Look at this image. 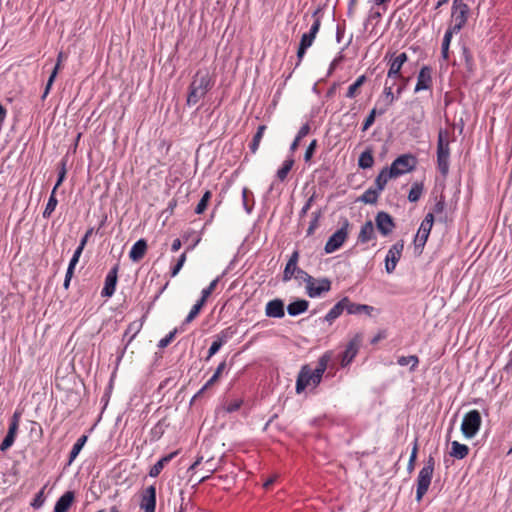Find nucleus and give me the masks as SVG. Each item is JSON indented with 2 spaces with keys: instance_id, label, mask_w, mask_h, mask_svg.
<instances>
[{
  "instance_id": "1",
  "label": "nucleus",
  "mask_w": 512,
  "mask_h": 512,
  "mask_svg": "<svg viewBox=\"0 0 512 512\" xmlns=\"http://www.w3.org/2000/svg\"><path fill=\"white\" fill-rule=\"evenodd\" d=\"M330 360L331 353L326 352L319 358L315 369H311L309 365L302 366L296 381V393L300 394L308 386H318Z\"/></svg>"
},
{
  "instance_id": "2",
  "label": "nucleus",
  "mask_w": 512,
  "mask_h": 512,
  "mask_svg": "<svg viewBox=\"0 0 512 512\" xmlns=\"http://www.w3.org/2000/svg\"><path fill=\"white\" fill-rule=\"evenodd\" d=\"M214 82L207 70H199L193 76V79L189 85V92L187 96V105L194 106L201 99L205 97L207 92L211 90Z\"/></svg>"
},
{
  "instance_id": "3",
  "label": "nucleus",
  "mask_w": 512,
  "mask_h": 512,
  "mask_svg": "<svg viewBox=\"0 0 512 512\" xmlns=\"http://www.w3.org/2000/svg\"><path fill=\"white\" fill-rule=\"evenodd\" d=\"M435 468V459L432 455H429L425 460L424 466L418 473L417 477V488H416V500L421 501L423 496L427 493Z\"/></svg>"
},
{
  "instance_id": "4",
  "label": "nucleus",
  "mask_w": 512,
  "mask_h": 512,
  "mask_svg": "<svg viewBox=\"0 0 512 512\" xmlns=\"http://www.w3.org/2000/svg\"><path fill=\"white\" fill-rule=\"evenodd\" d=\"M450 148L447 133L440 130L437 139V168L445 178L449 173Z\"/></svg>"
},
{
  "instance_id": "5",
  "label": "nucleus",
  "mask_w": 512,
  "mask_h": 512,
  "mask_svg": "<svg viewBox=\"0 0 512 512\" xmlns=\"http://www.w3.org/2000/svg\"><path fill=\"white\" fill-rule=\"evenodd\" d=\"M417 158L413 154L407 153L398 156L392 163L389 169L390 175H395L396 178L415 170L417 166Z\"/></svg>"
},
{
  "instance_id": "6",
  "label": "nucleus",
  "mask_w": 512,
  "mask_h": 512,
  "mask_svg": "<svg viewBox=\"0 0 512 512\" xmlns=\"http://www.w3.org/2000/svg\"><path fill=\"white\" fill-rule=\"evenodd\" d=\"M482 418L478 410H471L467 412L461 424V432L465 438H473L480 430Z\"/></svg>"
},
{
  "instance_id": "7",
  "label": "nucleus",
  "mask_w": 512,
  "mask_h": 512,
  "mask_svg": "<svg viewBox=\"0 0 512 512\" xmlns=\"http://www.w3.org/2000/svg\"><path fill=\"white\" fill-rule=\"evenodd\" d=\"M452 9L454 24L451 25L448 30L456 34L465 26L467 22L469 7L463 2V0H454Z\"/></svg>"
},
{
  "instance_id": "8",
  "label": "nucleus",
  "mask_w": 512,
  "mask_h": 512,
  "mask_svg": "<svg viewBox=\"0 0 512 512\" xmlns=\"http://www.w3.org/2000/svg\"><path fill=\"white\" fill-rule=\"evenodd\" d=\"M403 249V240L397 241L389 248L385 257V270L388 274H392L395 271L397 263L402 257Z\"/></svg>"
},
{
  "instance_id": "9",
  "label": "nucleus",
  "mask_w": 512,
  "mask_h": 512,
  "mask_svg": "<svg viewBox=\"0 0 512 512\" xmlns=\"http://www.w3.org/2000/svg\"><path fill=\"white\" fill-rule=\"evenodd\" d=\"M433 224H434L433 213L426 214V216L422 220L420 227L417 231V234L414 238V244H415L416 249L417 248L422 249L425 246V244L429 238Z\"/></svg>"
},
{
  "instance_id": "10",
  "label": "nucleus",
  "mask_w": 512,
  "mask_h": 512,
  "mask_svg": "<svg viewBox=\"0 0 512 512\" xmlns=\"http://www.w3.org/2000/svg\"><path fill=\"white\" fill-rule=\"evenodd\" d=\"M362 334H356L347 344L341 355V366L346 367L354 360L362 344Z\"/></svg>"
},
{
  "instance_id": "11",
  "label": "nucleus",
  "mask_w": 512,
  "mask_h": 512,
  "mask_svg": "<svg viewBox=\"0 0 512 512\" xmlns=\"http://www.w3.org/2000/svg\"><path fill=\"white\" fill-rule=\"evenodd\" d=\"M347 227L348 222L329 237L324 247L327 254L337 251L344 244L348 236Z\"/></svg>"
},
{
  "instance_id": "12",
  "label": "nucleus",
  "mask_w": 512,
  "mask_h": 512,
  "mask_svg": "<svg viewBox=\"0 0 512 512\" xmlns=\"http://www.w3.org/2000/svg\"><path fill=\"white\" fill-rule=\"evenodd\" d=\"M375 224L379 233L384 237L389 236L396 226L392 216L385 211H379L376 214Z\"/></svg>"
},
{
  "instance_id": "13",
  "label": "nucleus",
  "mask_w": 512,
  "mask_h": 512,
  "mask_svg": "<svg viewBox=\"0 0 512 512\" xmlns=\"http://www.w3.org/2000/svg\"><path fill=\"white\" fill-rule=\"evenodd\" d=\"M331 290V281L328 278H314V281H311L308 285H306V294L310 298H317L322 296L324 293H327Z\"/></svg>"
},
{
  "instance_id": "14",
  "label": "nucleus",
  "mask_w": 512,
  "mask_h": 512,
  "mask_svg": "<svg viewBox=\"0 0 512 512\" xmlns=\"http://www.w3.org/2000/svg\"><path fill=\"white\" fill-rule=\"evenodd\" d=\"M140 509L143 512H155L156 508V488L150 485L140 494Z\"/></svg>"
},
{
  "instance_id": "15",
  "label": "nucleus",
  "mask_w": 512,
  "mask_h": 512,
  "mask_svg": "<svg viewBox=\"0 0 512 512\" xmlns=\"http://www.w3.org/2000/svg\"><path fill=\"white\" fill-rule=\"evenodd\" d=\"M432 85V68L430 66L424 65L423 67H421L418 73L414 92L418 93L422 90H429L432 88Z\"/></svg>"
},
{
  "instance_id": "16",
  "label": "nucleus",
  "mask_w": 512,
  "mask_h": 512,
  "mask_svg": "<svg viewBox=\"0 0 512 512\" xmlns=\"http://www.w3.org/2000/svg\"><path fill=\"white\" fill-rule=\"evenodd\" d=\"M119 265L112 267L105 277L104 287L101 291L102 297H111L115 293L118 280Z\"/></svg>"
},
{
  "instance_id": "17",
  "label": "nucleus",
  "mask_w": 512,
  "mask_h": 512,
  "mask_svg": "<svg viewBox=\"0 0 512 512\" xmlns=\"http://www.w3.org/2000/svg\"><path fill=\"white\" fill-rule=\"evenodd\" d=\"M349 302L348 297H343L340 301H338L325 315L324 320L329 324H332L342 313L344 310L347 311V303Z\"/></svg>"
},
{
  "instance_id": "18",
  "label": "nucleus",
  "mask_w": 512,
  "mask_h": 512,
  "mask_svg": "<svg viewBox=\"0 0 512 512\" xmlns=\"http://www.w3.org/2000/svg\"><path fill=\"white\" fill-rule=\"evenodd\" d=\"M265 313L268 317L282 318L285 315L284 303L280 299H273L266 304Z\"/></svg>"
},
{
  "instance_id": "19",
  "label": "nucleus",
  "mask_w": 512,
  "mask_h": 512,
  "mask_svg": "<svg viewBox=\"0 0 512 512\" xmlns=\"http://www.w3.org/2000/svg\"><path fill=\"white\" fill-rule=\"evenodd\" d=\"M298 259H299V252L298 251H294L286 266H285V269H284V272H283V281L284 282H288L292 279V277L295 276L297 270H298V266H297V263H298Z\"/></svg>"
},
{
  "instance_id": "20",
  "label": "nucleus",
  "mask_w": 512,
  "mask_h": 512,
  "mask_svg": "<svg viewBox=\"0 0 512 512\" xmlns=\"http://www.w3.org/2000/svg\"><path fill=\"white\" fill-rule=\"evenodd\" d=\"M147 248H148V245H147L146 240L139 239L138 241H136L133 244V246L129 252V258L133 262H139L145 256V254L147 252Z\"/></svg>"
},
{
  "instance_id": "21",
  "label": "nucleus",
  "mask_w": 512,
  "mask_h": 512,
  "mask_svg": "<svg viewBox=\"0 0 512 512\" xmlns=\"http://www.w3.org/2000/svg\"><path fill=\"white\" fill-rule=\"evenodd\" d=\"M375 310L376 309L373 306L367 304L353 303L350 299L349 302L347 303V313L350 315L365 314L371 317Z\"/></svg>"
},
{
  "instance_id": "22",
  "label": "nucleus",
  "mask_w": 512,
  "mask_h": 512,
  "mask_svg": "<svg viewBox=\"0 0 512 512\" xmlns=\"http://www.w3.org/2000/svg\"><path fill=\"white\" fill-rule=\"evenodd\" d=\"M376 238L374 225L371 220L366 221L360 228L358 242L367 243Z\"/></svg>"
},
{
  "instance_id": "23",
  "label": "nucleus",
  "mask_w": 512,
  "mask_h": 512,
  "mask_svg": "<svg viewBox=\"0 0 512 512\" xmlns=\"http://www.w3.org/2000/svg\"><path fill=\"white\" fill-rule=\"evenodd\" d=\"M74 492L67 491L65 492L56 502L54 507V512H68L73 500H74Z\"/></svg>"
},
{
  "instance_id": "24",
  "label": "nucleus",
  "mask_w": 512,
  "mask_h": 512,
  "mask_svg": "<svg viewBox=\"0 0 512 512\" xmlns=\"http://www.w3.org/2000/svg\"><path fill=\"white\" fill-rule=\"evenodd\" d=\"M64 59V54L63 52H59L58 54V57H57V63L51 73V75L49 76V79L47 81V84L45 86V89H44V92L41 96L42 100L46 99V97L48 96V94L50 93V90H51V87L57 77V74L60 70V67H61V62L63 61Z\"/></svg>"
},
{
  "instance_id": "25",
  "label": "nucleus",
  "mask_w": 512,
  "mask_h": 512,
  "mask_svg": "<svg viewBox=\"0 0 512 512\" xmlns=\"http://www.w3.org/2000/svg\"><path fill=\"white\" fill-rule=\"evenodd\" d=\"M469 447L465 444H462L458 441L451 442V450L449 452L450 456L457 460H462L466 458L469 454Z\"/></svg>"
},
{
  "instance_id": "26",
  "label": "nucleus",
  "mask_w": 512,
  "mask_h": 512,
  "mask_svg": "<svg viewBox=\"0 0 512 512\" xmlns=\"http://www.w3.org/2000/svg\"><path fill=\"white\" fill-rule=\"evenodd\" d=\"M177 452H172L161 459H159L149 470L150 477H157L163 470L166 464H168L175 456Z\"/></svg>"
},
{
  "instance_id": "27",
  "label": "nucleus",
  "mask_w": 512,
  "mask_h": 512,
  "mask_svg": "<svg viewBox=\"0 0 512 512\" xmlns=\"http://www.w3.org/2000/svg\"><path fill=\"white\" fill-rule=\"evenodd\" d=\"M308 307L309 302L307 300L299 299L287 306V312L290 316H297L307 311Z\"/></svg>"
},
{
  "instance_id": "28",
  "label": "nucleus",
  "mask_w": 512,
  "mask_h": 512,
  "mask_svg": "<svg viewBox=\"0 0 512 512\" xmlns=\"http://www.w3.org/2000/svg\"><path fill=\"white\" fill-rule=\"evenodd\" d=\"M391 170L387 167H384L378 174V176L375 179V186L378 190L383 191L387 182L390 179L396 178L395 175H390Z\"/></svg>"
},
{
  "instance_id": "29",
  "label": "nucleus",
  "mask_w": 512,
  "mask_h": 512,
  "mask_svg": "<svg viewBox=\"0 0 512 512\" xmlns=\"http://www.w3.org/2000/svg\"><path fill=\"white\" fill-rule=\"evenodd\" d=\"M200 240L201 239L198 237L195 240V242L192 245H190L189 247H187L186 250L179 256V258L177 260V263L171 269V276L172 277H175L179 273V271L182 269V267H183V265H184V263L186 261L187 252L193 250L198 245Z\"/></svg>"
},
{
  "instance_id": "30",
  "label": "nucleus",
  "mask_w": 512,
  "mask_h": 512,
  "mask_svg": "<svg viewBox=\"0 0 512 512\" xmlns=\"http://www.w3.org/2000/svg\"><path fill=\"white\" fill-rule=\"evenodd\" d=\"M146 315L142 317L139 321H134L130 323L124 333V337H129L127 344L131 343V341L136 337V335L141 331L143 327V321L145 319Z\"/></svg>"
},
{
  "instance_id": "31",
  "label": "nucleus",
  "mask_w": 512,
  "mask_h": 512,
  "mask_svg": "<svg viewBox=\"0 0 512 512\" xmlns=\"http://www.w3.org/2000/svg\"><path fill=\"white\" fill-rule=\"evenodd\" d=\"M386 113V107L376 108L374 107L369 115L366 117V119L363 122L362 131L368 130L373 123L375 122L376 116H381Z\"/></svg>"
},
{
  "instance_id": "32",
  "label": "nucleus",
  "mask_w": 512,
  "mask_h": 512,
  "mask_svg": "<svg viewBox=\"0 0 512 512\" xmlns=\"http://www.w3.org/2000/svg\"><path fill=\"white\" fill-rule=\"evenodd\" d=\"M87 440H88L87 435H82L80 438H78V440L73 445V447L70 451L68 464H71L77 458V456L81 452L82 448L86 444Z\"/></svg>"
},
{
  "instance_id": "33",
  "label": "nucleus",
  "mask_w": 512,
  "mask_h": 512,
  "mask_svg": "<svg viewBox=\"0 0 512 512\" xmlns=\"http://www.w3.org/2000/svg\"><path fill=\"white\" fill-rule=\"evenodd\" d=\"M374 164V158L372 154V150L367 149L363 151L358 159V165L362 169H368L371 168Z\"/></svg>"
},
{
  "instance_id": "34",
  "label": "nucleus",
  "mask_w": 512,
  "mask_h": 512,
  "mask_svg": "<svg viewBox=\"0 0 512 512\" xmlns=\"http://www.w3.org/2000/svg\"><path fill=\"white\" fill-rule=\"evenodd\" d=\"M365 75L359 76L356 81L348 87L346 97L349 99L355 98L359 94V88L366 82Z\"/></svg>"
},
{
  "instance_id": "35",
  "label": "nucleus",
  "mask_w": 512,
  "mask_h": 512,
  "mask_svg": "<svg viewBox=\"0 0 512 512\" xmlns=\"http://www.w3.org/2000/svg\"><path fill=\"white\" fill-rule=\"evenodd\" d=\"M312 44H313V41L311 39H309L308 36L304 33L301 37L299 48L297 51L298 62L296 64V66H298L301 63V61L306 53V50L309 47H311Z\"/></svg>"
},
{
  "instance_id": "36",
  "label": "nucleus",
  "mask_w": 512,
  "mask_h": 512,
  "mask_svg": "<svg viewBox=\"0 0 512 512\" xmlns=\"http://www.w3.org/2000/svg\"><path fill=\"white\" fill-rule=\"evenodd\" d=\"M453 34L454 33L448 29L446 30V32L444 34L442 45H441V57L444 61H448V59H449V48H450V43H451Z\"/></svg>"
},
{
  "instance_id": "37",
  "label": "nucleus",
  "mask_w": 512,
  "mask_h": 512,
  "mask_svg": "<svg viewBox=\"0 0 512 512\" xmlns=\"http://www.w3.org/2000/svg\"><path fill=\"white\" fill-rule=\"evenodd\" d=\"M380 192L377 188H369L361 195L359 200L366 204H375Z\"/></svg>"
},
{
  "instance_id": "38",
  "label": "nucleus",
  "mask_w": 512,
  "mask_h": 512,
  "mask_svg": "<svg viewBox=\"0 0 512 512\" xmlns=\"http://www.w3.org/2000/svg\"><path fill=\"white\" fill-rule=\"evenodd\" d=\"M397 364L400 366L410 365V371H415L419 364V358L416 355L400 356L397 359Z\"/></svg>"
},
{
  "instance_id": "39",
  "label": "nucleus",
  "mask_w": 512,
  "mask_h": 512,
  "mask_svg": "<svg viewBox=\"0 0 512 512\" xmlns=\"http://www.w3.org/2000/svg\"><path fill=\"white\" fill-rule=\"evenodd\" d=\"M226 361H222L221 363H219V365L217 366L214 374L212 375V377L205 383V385L200 389V391L198 392V394L202 393L204 390H206L208 387L212 386L220 377V375L222 374V372L226 369Z\"/></svg>"
},
{
  "instance_id": "40",
  "label": "nucleus",
  "mask_w": 512,
  "mask_h": 512,
  "mask_svg": "<svg viewBox=\"0 0 512 512\" xmlns=\"http://www.w3.org/2000/svg\"><path fill=\"white\" fill-rule=\"evenodd\" d=\"M266 128H267L266 125L258 126L257 132L255 133V135L249 145V149L253 154L256 153V151L258 150Z\"/></svg>"
},
{
  "instance_id": "41",
  "label": "nucleus",
  "mask_w": 512,
  "mask_h": 512,
  "mask_svg": "<svg viewBox=\"0 0 512 512\" xmlns=\"http://www.w3.org/2000/svg\"><path fill=\"white\" fill-rule=\"evenodd\" d=\"M424 190V185L421 182H414L408 194V200L410 202H417Z\"/></svg>"
},
{
  "instance_id": "42",
  "label": "nucleus",
  "mask_w": 512,
  "mask_h": 512,
  "mask_svg": "<svg viewBox=\"0 0 512 512\" xmlns=\"http://www.w3.org/2000/svg\"><path fill=\"white\" fill-rule=\"evenodd\" d=\"M293 165L294 160L292 158L286 159L276 173L277 178L280 181H284L287 178L288 173L291 171Z\"/></svg>"
},
{
  "instance_id": "43",
  "label": "nucleus",
  "mask_w": 512,
  "mask_h": 512,
  "mask_svg": "<svg viewBox=\"0 0 512 512\" xmlns=\"http://www.w3.org/2000/svg\"><path fill=\"white\" fill-rule=\"evenodd\" d=\"M55 193H56V191L52 190L51 195H50V197L48 199V202L46 204V207H45V209L43 211V217L44 218H50V216L52 215V213L56 209V206L58 204V200H57V198L55 196Z\"/></svg>"
},
{
  "instance_id": "44",
  "label": "nucleus",
  "mask_w": 512,
  "mask_h": 512,
  "mask_svg": "<svg viewBox=\"0 0 512 512\" xmlns=\"http://www.w3.org/2000/svg\"><path fill=\"white\" fill-rule=\"evenodd\" d=\"M79 259H77L76 257H73L70 259V262H69V265H68V268H67V271H66V274H65V279H64V283H63V287L67 290L70 286V281L72 279V276H73V273H74V269L78 263Z\"/></svg>"
},
{
  "instance_id": "45",
  "label": "nucleus",
  "mask_w": 512,
  "mask_h": 512,
  "mask_svg": "<svg viewBox=\"0 0 512 512\" xmlns=\"http://www.w3.org/2000/svg\"><path fill=\"white\" fill-rule=\"evenodd\" d=\"M382 97L384 98V106L386 110L389 106H391L394 101L398 98L396 94L392 91L391 86H385L383 89Z\"/></svg>"
},
{
  "instance_id": "46",
  "label": "nucleus",
  "mask_w": 512,
  "mask_h": 512,
  "mask_svg": "<svg viewBox=\"0 0 512 512\" xmlns=\"http://www.w3.org/2000/svg\"><path fill=\"white\" fill-rule=\"evenodd\" d=\"M211 197H212V193L207 190L203 194L202 198L200 199V201L198 202V204L195 208L196 214H202L207 209V206L210 202Z\"/></svg>"
},
{
  "instance_id": "47",
  "label": "nucleus",
  "mask_w": 512,
  "mask_h": 512,
  "mask_svg": "<svg viewBox=\"0 0 512 512\" xmlns=\"http://www.w3.org/2000/svg\"><path fill=\"white\" fill-rule=\"evenodd\" d=\"M234 335V331L231 328H226L220 331L217 335L214 336V340L220 343L221 346L227 343L229 339Z\"/></svg>"
},
{
  "instance_id": "48",
  "label": "nucleus",
  "mask_w": 512,
  "mask_h": 512,
  "mask_svg": "<svg viewBox=\"0 0 512 512\" xmlns=\"http://www.w3.org/2000/svg\"><path fill=\"white\" fill-rule=\"evenodd\" d=\"M20 417H21V414L19 412H17V411L14 412V414L10 420V424H9V428H8V432H7L8 435L14 436L16 438V434H17L18 427H19Z\"/></svg>"
},
{
  "instance_id": "49",
  "label": "nucleus",
  "mask_w": 512,
  "mask_h": 512,
  "mask_svg": "<svg viewBox=\"0 0 512 512\" xmlns=\"http://www.w3.org/2000/svg\"><path fill=\"white\" fill-rule=\"evenodd\" d=\"M417 453H418V439L416 438L414 440L413 448H412L411 455H410L408 465H407L408 472H412L414 470L415 461L417 459Z\"/></svg>"
},
{
  "instance_id": "50",
  "label": "nucleus",
  "mask_w": 512,
  "mask_h": 512,
  "mask_svg": "<svg viewBox=\"0 0 512 512\" xmlns=\"http://www.w3.org/2000/svg\"><path fill=\"white\" fill-rule=\"evenodd\" d=\"M382 17V12L374 9L373 7L370 9L367 19L364 23V27L367 28L368 24L372 21H375V25H377Z\"/></svg>"
},
{
  "instance_id": "51",
  "label": "nucleus",
  "mask_w": 512,
  "mask_h": 512,
  "mask_svg": "<svg viewBox=\"0 0 512 512\" xmlns=\"http://www.w3.org/2000/svg\"><path fill=\"white\" fill-rule=\"evenodd\" d=\"M177 333H178V328H174L172 331H170L164 338H162L158 342V347L161 349L167 347L174 340Z\"/></svg>"
},
{
  "instance_id": "52",
  "label": "nucleus",
  "mask_w": 512,
  "mask_h": 512,
  "mask_svg": "<svg viewBox=\"0 0 512 512\" xmlns=\"http://www.w3.org/2000/svg\"><path fill=\"white\" fill-rule=\"evenodd\" d=\"M44 489L45 487H43L34 497L32 503H31V506L34 508V509H39L43 506L44 502H45V496H44Z\"/></svg>"
},
{
  "instance_id": "53",
  "label": "nucleus",
  "mask_w": 512,
  "mask_h": 512,
  "mask_svg": "<svg viewBox=\"0 0 512 512\" xmlns=\"http://www.w3.org/2000/svg\"><path fill=\"white\" fill-rule=\"evenodd\" d=\"M200 313V310L198 308V306H194L191 308L190 312L188 313V315L186 316L185 320L183 321L182 325H181V330L184 329V326L186 324H189L190 322H192L197 316L198 314Z\"/></svg>"
},
{
  "instance_id": "54",
  "label": "nucleus",
  "mask_w": 512,
  "mask_h": 512,
  "mask_svg": "<svg viewBox=\"0 0 512 512\" xmlns=\"http://www.w3.org/2000/svg\"><path fill=\"white\" fill-rule=\"evenodd\" d=\"M294 277L296 279L303 280L306 283V285H308L311 281H314V277L309 275L306 271H304L301 268H298Z\"/></svg>"
},
{
  "instance_id": "55",
  "label": "nucleus",
  "mask_w": 512,
  "mask_h": 512,
  "mask_svg": "<svg viewBox=\"0 0 512 512\" xmlns=\"http://www.w3.org/2000/svg\"><path fill=\"white\" fill-rule=\"evenodd\" d=\"M317 147V140L314 139L310 142V144L308 145L306 151H305V154H304V161L305 162H309L315 152V149Z\"/></svg>"
},
{
  "instance_id": "56",
  "label": "nucleus",
  "mask_w": 512,
  "mask_h": 512,
  "mask_svg": "<svg viewBox=\"0 0 512 512\" xmlns=\"http://www.w3.org/2000/svg\"><path fill=\"white\" fill-rule=\"evenodd\" d=\"M462 56L464 58V61H465V64H466V67L471 70L472 69V66H473V57L470 53V50L466 47V46H463L462 47Z\"/></svg>"
},
{
  "instance_id": "57",
  "label": "nucleus",
  "mask_w": 512,
  "mask_h": 512,
  "mask_svg": "<svg viewBox=\"0 0 512 512\" xmlns=\"http://www.w3.org/2000/svg\"><path fill=\"white\" fill-rule=\"evenodd\" d=\"M318 12H319V10H316L313 12L312 17H313L314 21L309 30L310 32L315 33L316 35L319 32V29L321 26V18L318 16Z\"/></svg>"
},
{
  "instance_id": "58",
  "label": "nucleus",
  "mask_w": 512,
  "mask_h": 512,
  "mask_svg": "<svg viewBox=\"0 0 512 512\" xmlns=\"http://www.w3.org/2000/svg\"><path fill=\"white\" fill-rule=\"evenodd\" d=\"M242 403L243 401L241 399L231 400L226 404L225 410L229 413L235 412L241 407Z\"/></svg>"
},
{
  "instance_id": "59",
  "label": "nucleus",
  "mask_w": 512,
  "mask_h": 512,
  "mask_svg": "<svg viewBox=\"0 0 512 512\" xmlns=\"http://www.w3.org/2000/svg\"><path fill=\"white\" fill-rule=\"evenodd\" d=\"M445 206H446L445 199L443 196H440L439 200H437V202L433 206L431 213H433V215L434 214H437V215L442 214L445 210Z\"/></svg>"
},
{
  "instance_id": "60",
  "label": "nucleus",
  "mask_w": 512,
  "mask_h": 512,
  "mask_svg": "<svg viewBox=\"0 0 512 512\" xmlns=\"http://www.w3.org/2000/svg\"><path fill=\"white\" fill-rule=\"evenodd\" d=\"M320 218V212L313 213V219L310 221L309 227L307 229V236H311L315 229L318 227V222Z\"/></svg>"
},
{
  "instance_id": "61",
  "label": "nucleus",
  "mask_w": 512,
  "mask_h": 512,
  "mask_svg": "<svg viewBox=\"0 0 512 512\" xmlns=\"http://www.w3.org/2000/svg\"><path fill=\"white\" fill-rule=\"evenodd\" d=\"M220 280V277H217L215 278L210 284L208 287L204 288L201 292V295L204 296V298H208L212 293L213 291L216 289V286L218 284Z\"/></svg>"
},
{
  "instance_id": "62",
  "label": "nucleus",
  "mask_w": 512,
  "mask_h": 512,
  "mask_svg": "<svg viewBox=\"0 0 512 512\" xmlns=\"http://www.w3.org/2000/svg\"><path fill=\"white\" fill-rule=\"evenodd\" d=\"M250 193L249 189L244 187L242 189V203H243V207L244 209L246 210L247 213H250L252 211V208H253V204L250 205L248 203V194Z\"/></svg>"
},
{
  "instance_id": "63",
  "label": "nucleus",
  "mask_w": 512,
  "mask_h": 512,
  "mask_svg": "<svg viewBox=\"0 0 512 512\" xmlns=\"http://www.w3.org/2000/svg\"><path fill=\"white\" fill-rule=\"evenodd\" d=\"M14 441H15L14 436L6 434L5 438L3 439L2 443L0 444V450L2 452L8 450L14 444Z\"/></svg>"
},
{
  "instance_id": "64",
  "label": "nucleus",
  "mask_w": 512,
  "mask_h": 512,
  "mask_svg": "<svg viewBox=\"0 0 512 512\" xmlns=\"http://www.w3.org/2000/svg\"><path fill=\"white\" fill-rule=\"evenodd\" d=\"M220 343H218L216 340H213L209 350L208 355L206 357V360H209L213 355H215L220 349H221Z\"/></svg>"
}]
</instances>
